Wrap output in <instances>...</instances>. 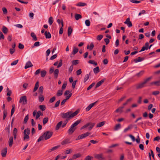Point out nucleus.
Segmentation results:
<instances>
[{
  "label": "nucleus",
  "mask_w": 160,
  "mask_h": 160,
  "mask_svg": "<svg viewBox=\"0 0 160 160\" xmlns=\"http://www.w3.org/2000/svg\"><path fill=\"white\" fill-rule=\"evenodd\" d=\"M95 82H93L87 88V90H88L91 89L94 85H95Z\"/></svg>",
  "instance_id": "nucleus-60"
},
{
  "label": "nucleus",
  "mask_w": 160,
  "mask_h": 160,
  "mask_svg": "<svg viewBox=\"0 0 160 160\" xmlns=\"http://www.w3.org/2000/svg\"><path fill=\"white\" fill-rule=\"evenodd\" d=\"M88 63H89L95 65V66H96L97 65V63L94 61V60H90L88 61Z\"/></svg>",
  "instance_id": "nucleus-44"
},
{
  "label": "nucleus",
  "mask_w": 160,
  "mask_h": 160,
  "mask_svg": "<svg viewBox=\"0 0 160 160\" xmlns=\"http://www.w3.org/2000/svg\"><path fill=\"white\" fill-rule=\"evenodd\" d=\"M78 48H73L72 53L74 55L78 52Z\"/></svg>",
  "instance_id": "nucleus-49"
},
{
  "label": "nucleus",
  "mask_w": 160,
  "mask_h": 160,
  "mask_svg": "<svg viewBox=\"0 0 160 160\" xmlns=\"http://www.w3.org/2000/svg\"><path fill=\"white\" fill-rule=\"evenodd\" d=\"M93 72L94 73H97L99 72V67H97L93 69Z\"/></svg>",
  "instance_id": "nucleus-42"
},
{
  "label": "nucleus",
  "mask_w": 160,
  "mask_h": 160,
  "mask_svg": "<svg viewBox=\"0 0 160 160\" xmlns=\"http://www.w3.org/2000/svg\"><path fill=\"white\" fill-rule=\"evenodd\" d=\"M105 121H103L99 122L97 125L96 127L97 128L101 127L103 126L105 124Z\"/></svg>",
  "instance_id": "nucleus-32"
},
{
  "label": "nucleus",
  "mask_w": 160,
  "mask_h": 160,
  "mask_svg": "<svg viewBox=\"0 0 160 160\" xmlns=\"http://www.w3.org/2000/svg\"><path fill=\"white\" fill-rule=\"evenodd\" d=\"M28 115H27L25 116V118H24L23 122L24 123H26L27 122L28 119Z\"/></svg>",
  "instance_id": "nucleus-58"
},
{
  "label": "nucleus",
  "mask_w": 160,
  "mask_h": 160,
  "mask_svg": "<svg viewBox=\"0 0 160 160\" xmlns=\"http://www.w3.org/2000/svg\"><path fill=\"white\" fill-rule=\"evenodd\" d=\"M30 134V129L29 128H27V129H25L23 132V134Z\"/></svg>",
  "instance_id": "nucleus-50"
},
{
  "label": "nucleus",
  "mask_w": 160,
  "mask_h": 160,
  "mask_svg": "<svg viewBox=\"0 0 160 160\" xmlns=\"http://www.w3.org/2000/svg\"><path fill=\"white\" fill-rule=\"evenodd\" d=\"M39 100L40 102H42L44 99L43 96L42 94H40L38 97Z\"/></svg>",
  "instance_id": "nucleus-33"
},
{
  "label": "nucleus",
  "mask_w": 160,
  "mask_h": 160,
  "mask_svg": "<svg viewBox=\"0 0 160 160\" xmlns=\"http://www.w3.org/2000/svg\"><path fill=\"white\" fill-rule=\"evenodd\" d=\"M79 61L78 60H74L72 61V65H75L78 63Z\"/></svg>",
  "instance_id": "nucleus-53"
},
{
  "label": "nucleus",
  "mask_w": 160,
  "mask_h": 160,
  "mask_svg": "<svg viewBox=\"0 0 160 160\" xmlns=\"http://www.w3.org/2000/svg\"><path fill=\"white\" fill-rule=\"evenodd\" d=\"M149 44L148 42H146L144 46L139 51V52H141L145 51V50H148V45Z\"/></svg>",
  "instance_id": "nucleus-9"
},
{
  "label": "nucleus",
  "mask_w": 160,
  "mask_h": 160,
  "mask_svg": "<svg viewBox=\"0 0 160 160\" xmlns=\"http://www.w3.org/2000/svg\"><path fill=\"white\" fill-rule=\"evenodd\" d=\"M62 121H61L60 122H59L57 124L56 127V130H58L59 129L60 127L61 126L62 124Z\"/></svg>",
  "instance_id": "nucleus-22"
},
{
  "label": "nucleus",
  "mask_w": 160,
  "mask_h": 160,
  "mask_svg": "<svg viewBox=\"0 0 160 160\" xmlns=\"http://www.w3.org/2000/svg\"><path fill=\"white\" fill-rule=\"evenodd\" d=\"M79 110H77L74 112H72V111H69L66 113H61V116L63 118H68V120L72 118L77 115L79 112Z\"/></svg>",
  "instance_id": "nucleus-1"
},
{
  "label": "nucleus",
  "mask_w": 160,
  "mask_h": 160,
  "mask_svg": "<svg viewBox=\"0 0 160 160\" xmlns=\"http://www.w3.org/2000/svg\"><path fill=\"white\" fill-rule=\"evenodd\" d=\"M48 117L45 118L43 120V123L44 125L48 122Z\"/></svg>",
  "instance_id": "nucleus-40"
},
{
  "label": "nucleus",
  "mask_w": 160,
  "mask_h": 160,
  "mask_svg": "<svg viewBox=\"0 0 160 160\" xmlns=\"http://www.w3.org/2000/svg\"><path fill=\"white\" fill-rule=\"evenodd\" d=\"M31 36L33 38V40L35 41L37 40V38L35 34L33 32L31 33Z\"/></svg>",
  "instance_id": "nucleus-28"
},
{
  "label": "nucleus",
  "mask_w": 160,
  "mask_h": 160,
  "mask_svg": "<svg viewBox=\"0 0 160 160\" xmlns=\"http://www.w3.org/2000/svg\"><path fill=\"white\" fill-rule=\"evenodd\" d=\"M7 115V110L4 109L3 111V119L4 120Z\"/></svg>",
  "instance_id": "nucleus-38"
},
{
  "label": "nucleus",
  "mask_w": 160,
  "mask_h": 160,
  "mask_svg": "<svg viewBox=\"0 0 160 160\" xmlns=\"http://www.w3.org/2000/svg\"><path fill=\"white\" fill-rule=\"evenodd\" d=\"M56 99V97L55 96H54L52 97L51 98L49 101V103H52Z\"/></svg>",
  "instance_id": "nucleus-48"
},
{
  "label": "nucleus",
  "mask_w": 160,
  "mask_h": 160,
  "mask_svg": "<svg viewBox=\"0 0 160 160\" xmlns=\"http://www.w3.org/2000/svg\"><path fill=\"white\" fill-rule=\"evenodd\" d=\"M72 29L70 27L68 28V36H69L71 35L72 32Z\"/></svg>",
  "instance_id": "nucleus-30"
},
{
  "label": "nucleus",
  "mask_w": 160,
  "mask_h": 160,
  "mask_svg": "<svg viewBox=\"0 0 160 160\" xmlns=\"http://www.w3.org/2000/svg\"><path fill=\"white\" fill-rule=\"evenodd\" d=\"M29 134L25 133L24 134L23 140H25L27 139H28L29 138Z\"/></svg>",
  "instance_id": "nucleus-59"
},
{
  "label": "nucleus",
  "mask_w": 160,
  "mask_h": 160,
  "mask_svg": "<svg viewBox=\"0 0 160 160\" xmlns=\"http://www.w3.org/2000/svg\"><path fill=\"white\" fill-rule=\"evenodd\" d=\"M150 152H151V154L150 152H149L148 153V155L150 159H151V156L152 157V158L154 159V155L153 153V152L152 151V150L151 149L150 150Z\"/></svg>",
  "instance_id": "nucleus-31"
},
{
  "label": "nucleus",
  "mask_w": 160,
  "mask_h": 160,
  "mask_svg": "<svg viewBox=\"0 0 160 160\" xmlns=\"http://www.w3.org/2000/svg\"><path fill=\"white\" fill-rule=\"evenodd\" d=\"M151 85H155L156 86H160V80L156 81L155 82H153L151 83Z\"/></svg>",
  "instance_id": "nucleus-19"
},
{
  "label": "nucleus",
  "mask_w": 160,
  "mask_h": 160,
  "mask_svg": "<svg viewBox=\"0 0 160 160\" xmlns=\"http://www.w3.org/2000/svg\"><path fill=\"white\" fill-rule=\"evenodd\" d=\"M18 61V60H15L11 63V66L15 65L17 64Z\"/></svg>",
  "instance_id": "nucleus-64"
},
{
  "label": "nucleus",
  "mask_w": 160,
  "mask_h": 160,
  "mask_svg": "<svg viewBox=\"0 0 160 160\" xmlns=\"http://www.w3.org/2000/svg\"><path fill=\"white\" fill-rule=\"evenodd\" d=\"M97 102H94L92 103L89 105L86 108V111L87 112L89 111L92 107L97 103Z\"/></svg>",
  "instance_id": "nucleus-12"
},
{
  "label": "nucleus",
  "mask_w": 160,
  "mask_h": 160,
  "mask_svg": "<svg viewBox=\"0 0 160 160\" xmlns=\"http://www.w3.org/2000/svg\"><path fill=\"white\" fill-rule=\"evenodd\" d=\"M59 73V70L58 69H56L53 72V74L54 77L56 78H57Z\"/></svg>",
  "instance_id": "nucleus-21"
},
{
  "label": "nucleus",
  "mask_w": 160,
  "mask_h": 160,
  "mask_svg": "<svg viewBox=\"0 0 160 160\" xmlns=\"http://www.w3.org/2000/svg\"><path fill=\"white\" fill-rule=\"evenodd\" d=\"M40 109L42 111H44L46 109V107L44 105H40L39 106Z\"/></svg>",
  "instance_id": "nucleus-43"
},
{
  "label": "nucleus",
  "mask_w": 160,
  "mask_h": 160,
  "mask_svg": "<svg viewBox=\"0 0 160 160\" xmlns=\"http://www.w3.org/2000/svg\"><path fill=\"white\" fill-rule=\"evenodd\" d=\"M7 149L6 148H4L1 151V155L3 157H6L7 153Z\"/></svg>",
  "instance_id": "nucleus-13"
},
{
  "label": "nucleus",
  "mask_w": 160,
  "mask_h": 160,
  "mask_svg": "<svg viewBox=\"0 0 160 160\" xmlns=\"http://www.w3.org/2000/svg\"><path fill=\"white\" fill-rule=\"evenodd\" d=\"M40 45V42H36L34 43L33 46H32L33 48L35 47H37L39 46Z\"/></svg>",
  "instance_id": "nucleus-63"
},
{
  "label": "nucleus",
  "mask_w": 160,
  "mask_h": 160,
  "mask_svg": "<svg viewBox=\"0 0 160 160\" xmlns=\"http://www.w3.org/2000/svg\"><path fill=\"white\" fill-rule=\"evenodd\" d=\"M121 128V125L120 124H117L115 128L114 129L115 130H117L118 129Z\"/></svg>",
  "instance_id": "nucleus-61"
},
{
  "label": "nucleus",
  "mask_w": 160,
  "mask_h": 160,
  "mask_svg": "<svg viewBox=\"0 0 160 160\" xmlns=\"http://www.w3.org/2000/svg\"><path fill=\"white\" fill-rule=\"evenodd\" d=\"M95 124V123L88 122L86 124L82 127L81 129H82L87 128H88V129L89 131H90L93 128Z\"/></svg>",
  "instance_id": "nucleus-3"
},
{
  "label": "nucleus",
  "mask_w": 160,
  "mask_h": 160,
  "mask_svg": "<svg viewBox=\"0 0 160 160\" xmlns=\"http://www.w3.org/2000/svg\"><path fill=\"white\" fill-rule=\"evenodd\" d=\"M44 35L46 38H51V36L50 33L49 32L45 31L44 33Z\"/></svg>",
  "instance_id": "nucleus-18"
},
{
  "label": "nucleus",
  "mask_w": 160,
  "mask_h": 160,
  "mask_svg": "<svg viewBox=\"0 0 160 160\" xmlns=\"http://www.w3.org/2000/svg\"><path fill=\"white\" fill-rule=\"evenodd\" d=\"M132 128V124L129 125L127 128H125L123 132H126L128 131L129 130Z\"/></svg>",
  "instance_id": "nucleus-26"
},
{
  "label": "nucleus",
  "mask_w": 160,
  "mask_h": 160,
  "mask_svg": "<svg viewBox=\"0 0 160 160\" xmlns=\"http://www.w3.org/2000/svg\"><path fill=\"white\" fill-rule=\"evenodd\" d=\"M144 72V71L143 70H142L140 71L139 72L137 73L134 75V77H137L138 78H139L142 76Z\"/></svg>",
  "instance_id": "nucleus-15"
},
{
  "label": "nucleus",
  "mask_w": 160,
  "mask_h": 160,
  "mask_svg": "<svg viewBox=\"0 0 160 160\" xmlns=\"http://www.w3.org/2000/svg\"><path fill=\"white\" fill-rule=\"evenodd\" d=\"M3 32L4 34H7L8 31V28L5 26H3L2 29Z\"/></svg>",
  "instance_id": "nucleus-27"
},
{
  "label": "nucleus",
  "mask_w": 160,
  "mask_h": 160,
  "mask_svg": "<svg viewBox=\"0 0 160 160\" xmlns=\"http://www.w3.org/2000/svg\"><path fill=\"white\" fill-rule=\"evenodd\" d=\"M86 5V3L84 2H79L77 3L76 5L78 6H84Z\"/></svg>",
  "instance_id": "nucleus-41"
},
{
  "label": "nucleus",
  "mask_w": 160,
  "mask_h": 160,
  "mask_svg": "<svg viewBox=\"0 0 160 160\" xmlns=\"http://www.w3.org/2000/svg\"><path fill=\"white\" fill-rule=\"evenodd\" d=\"M152 78L151 77H149L144 80V81L143 82V83L145 85L147 82L149 81Z\"/></svg>",
  "instance_id": "nucleus-39"
},
{
  "label": "nucleus",
  "mask_w": 160,
  "mask_h": 160,
  "mask_svg": "<svg viewBox=\"0 0 160 160\" xmlns=\"http://www.w3.org/2000/svg\"><path fill=\"white\" fill-rule=\"evenodd\" d=\"M93 158L92 157H91L90 156H87L85 158L84 160H91Z\"/></svg>",
  "instance_id": "nucleus-55"
},
{
  "label": "nucleus",
  "mask_w": 160,
  "mask_h": 160,
  "mask_svg": "<svg viewBox=\"0 0 160 160\" xmlns=\"http://www.w3.org/2000/svg\"><path fill=\"white\" fill-rule=\"evenodd\" d=\"M104 79H102L101 80L99 81V82H98L95 86V88H97L98 87L100 86H101L104 82Z\"/></svg>",
  "instance_id": "nucleus-20"
},
{
  "label": "nucleus",
  "mask_w": 160,
  "mask_h": 160,
  "mask_svg": "<svg viewBox=\"0 0 160 160\" xmlns=\"http://www.w3.org/2000/svg\"><path fill=\"white\" fill-rule=\"evenodd\" d=\"M136 87V89H138L142 88L145 86V85L143 83V82L138 84L135 85Z\"/></svg>",
  "instance_id": "nucleus-11"
},
{
  "label": "nucleus",
  "mask_w": 160,
  "mask_h": 160,
  "mask_svg": "<svg viewBox=\"0 0 160 160\" xmlns=\"http://www.w3.org/2000/svg\"><path fill=\"white\" fill-rule=\"evenodd\" d=\"M39 82L38 81L37 82L35 83L34 88L33 90V92H35L38 89L39 87Z\"/></svg>",
  "instance_id": "nucleus-23"
},
{
  "label": "nucleus",
  "mask_w": 160,
  "mask_h": 160,
  "mask_svg": "<svg viewBox=\"0 0 160 160\" xmlns=\"http://www.w3.org/2000/svg\"><path fill=\"white\" fill-rule=\"evenodd\" d=\"M19 102V103H22L23 104H26L27 103L26 97L25 96L21 97Z\"/></svg>",
  "instance_id": "nucleus-8"
},
{
  "label": "nucleus",
  "mask_w": 160,
  "mask_h": 160,
  "mask_svg": "<svg viewBox=\"0 0 160 160\" xmlns=\"http://www.w3.org/2000/svg\"><path fill=\"white\" fill-rule=\"evenodd\" d=\"M63 91L62 90H58L57 93L56 94L57 96H61L63 93Z\"/></svg>",
  "instance_id": "nucleus-35"
},
{
  "label": "nucleus",
  "mask_w": 160,
  "mask_h": 160,
  "mask_svg": "<svg viewBox=\"0 0 160 160\" xmlns=\"http://www.w3.org/2000/svg\"><path fill=\"white\" fill-rule=\"evenodd\" d=\"M81 122V120H78L76 121L71 126L70 128L68 130V132L69 134H72L75 130L76 128H75V126H77Z\"/></svg>",
  "instance_id": "nucleus-2"
},
{
  "label": "nucleus",
  "mask_w": 160,
  "mask_h": 160,
  "mask_svg": "<svg viewBox=\"0 0 160 160\" xmlns=\"http://www.w3.org/2000/svg\"><path fill=\"white\" fill-rule=\"evenodd\" d=\"M90 134V133L88 132H87L81 135H79L77 138L76 139V140L82 139L85 138L87 137Z\"/></svg>",
  "instance_id": "nucleus-5"
},
{
  "label": "nucleus",
  "mask_w": 160,
  "mask_h": 160,
  "mask_svg": "<svg viewBox=\"0 0 160 160\" xmlns=\"http://www.w3.org/2000/svg\"><path fill=\"white\" fill-rule=\"evenodd\" d=\"M124 108V106L120 107L117 109L115 111L116 112H121L123 111L122 109Z\"/></svg>",
  "instance_id": "nucleus-25"
},
{
  "label": "nucleus",
  "mask_w": 160,
  "mask_h": 160,
  "mask_svg": "<svg viewBox=\"0 0 160 160\" xmlns=\"http://www.w3.org/2000/svg\"><path fill=\"white\" fill-rule=\"evenodd\" d=\"M124 23L125 24H127L129 27H131L132 26V24L131 22L130 21L129 18H127Z\"/></svg>",
  "instance_id": "nucleus-10"
},
{
  "label": "nucleus",
  "mask_w": 160,
  "mask_h": 160,
  "mask_svg": "<svg viewBox=\"0 0 160 160\" xmlns=\"http://www.w3.org/2000/svg\"><path fill=\"white\" fill-rule=\"evenodd\" d=\"M44 138V136H43V134L38 139V141H37V142H39L42 140H43V139Z\"/></svg>",
  "instance_id": "nucleus-57"
},
{
  "label": "nucleus",
  "mask_w": 160,
  "mask_h": 160,
  "mask_svg": "<svg viewBox=\"0 0 160 160\" xmlns=\"http://www.w3.org/2000/svg\"><path fill=\"white\" fill-rule=\"evenodd\" d=\"M68 121V120L67 119H66L63 122V124H62L61 127L62 128H63L65 127Z\"/></svg>",
  "instance_id": "nucleus-52"
},
{
  "label": "nucleus",
  "mask_w": 160,
  "mask_h": 160,
  "mask_svg": "<svg viewBox=\"0 0 160 160\" xmlns=\"http://www.w3.org/2000/svg\"><path fill=\"white\" fill-rule=\"evenodd\" d=\"M103 36L102 35H100L97 36V39L98 40L100 41L103 38Z\"/></svg>",
  "instance_id": "nucleus-62"
},
{
  "label": "nucleus",
  "mask_w": 160,
  "mask_h": 160,
  "mask_svg": "<svg viewBox=\"0 0 160 160\" xmlns=\"http://www.w3.org/2000/svg\"><path fill=\"white\" fill-rule=\"evenodd\" d=\"M52 132L50 131H47L44 132L43 134L44 139L46 140L50 138L52 136Z\"/></svg>",
  "instance_id": "nucleus-4"
},
{
  "label": "nucleus",
  "mask_w": 160,
  "mask_h": 160,
  "mask_svg": "<svg viewBox=\"0 0 160 160\" xmlns=\"http://www.w3.org/2000/svg\"><path fill=\"white\" fill-rule=\"evenodd\" d=\"M15 111V105H12V109L11 110V116H12L13 114Z\"/></svg>",
  "instance_id": "nucleus-45"
},
{
  "label": "nucleus",
  "mask_w": 160,
  "mask_h": 160,
  "mask_svg": "<svg viewBox=\"0 0 160 160\" xmlns=\"http://www.w3.org/2000/svg\"><path fill=\"white\" fill-rule=\"evenodd\" d=\"M5 129L7 130L8 134H9L10 133V125H8V126L5 128Z\"/></svg>",
  "instance_id": "nucleus-51"
},
{
  "label": "nucleus",
  "mask_w": 160,
  "mask_h": 160,
  "mask_svg": "<svg viewBox=\"0 0 160 160\" xmlns=\"http://www.w3.org/2000/svg\"><path fill=\"white\" fill-rule=\"evenodd\" d=\"M53 22V20L52 17H50L49 18L48 22L50 25H51Z\"/></svg>",
  "instance_id": "nucleus-47"
},
{
  "label": "nucleus",
  "mask_w": 160,
  "mask_h": 160,
  "mask_svg": "<svg viewBox=\"0 0 160 160\" xmlns=\"http://www.w3.org/2000/svg\"><path fill=\"white\" fill-rule=\"evenodd\" d=\"M41 115H42V114L40 111H38L37 112L36 119H38Z\"/></svg>",
  "instance_id": "nucleus-37"
},
{
  "label": "nucleus",
  "mask_w": 160,
  "mask_h": 160,
  "mask_svg": "<svg viewBox=\"0 0 160 160\" xmlns=\"http://www.w3.org/2000/svg\"><path fill=\"white\" fill-rule=\"evenodd\" d=\"M94 158L99 160H104L105 158L104 157L102 153L98 154H95L94 155Z\"/></svg>",
  "instance_id": "nucleus-6"
},
{
  "label": "nucleus",
  "mask_w": 160,
  "mask_h": 160,
  "mask_svg": "<svg viewBox=\"0 0 160 160\" xmlns=\"http://www.w3.org/2000/svg\"><path fill=\"white\" fill-rule=\"evenodd\" d=\"M82 16L76 13L75 15V18L76 20H78L79 19L81 18Z\"/></svg>",
  "instance_id": "nucleus-24"
},
{
  "label": "nucleus",
  "mask_w": 160,
  "mask_h": 160,
  "mask_svg": "<svg viewBox=\"0 0 160 160\" xmlns=\"http://www.w3.org/2000/svg\"><path fill=\"white\" fill-rule=\"evenodd\" d=\"M89 78V74H87L85 75L84 79V82H86Z\"/></svg>",
  "instance_id": "nucleus-54"
},
{
  "label": "nucleus",
  "mask_w": 160,
  "mask_h": 160,
  "mask_svg": "<svg viewBox=\"0 0 160 160\" xmlns=\"http://www.w3.org/2000/svg\"><path fill=\"white\" fill-rule=\"evenodd\" d=\"M8 142L9 147H11L13 144V138L12 136L9 138Z\"/></svg>",
  "instance_id": "nucleus-17"
},
{
  "label": "nucleus",
  "mask_w": 160,
  "mask_h": 160,
  "mask_svg": "<svg viewBox=\"0 0 160 160\" xmlns=\"http://www.w3.org/2000/svg\"><path fill=\"white\" fill-rule=\"evenodd\" d=\"M81 156V154L80 153H77L73 155L72 156V158L76 159L77 158L80 157Z\"/></svg>",
  "instance_id": "nucleus-34"
},
{
  "label": "nucleus",
  "mask_w": 160,
  "mask_h": 160,
  "mask_svg": "<svg viewBox=\"0 0 160 160\" xmlns=\"http://www.w3.org/2000/svg\"><path fill=\"white\" fill-rule=\"evenodd\" d=\"M41 77H44L46 74L47 72L45 70H43L41 72Z\"/></svg>",
  "instance_id": "nucleus-36"
},
{
  "label": "nucleus",
  "mask_w": 160,
  "mask_h": 160,
  "mask_svg": "<svg viewBox=\"0 0 160 160\" xmlns=\"http://www.w3.org/2000/svg\"><path fill=\"white\" fill-rule=\"evenodd\" d=\"M85 24L86 26L89 27L90 25V22L89 20H87L85 21Z\"/></svg>",
  "instance_id": "nucleus-56"
},
{
  "label": "nucleus",
  "mask_w": 160,
  "mask_h": 160,
  "mask_svg": "<svg viewBox=\"0 0 160 160\" xmlns=\"http://www.w3.org/2000/svg\"><path fill=\"white\" fill-rule=\"evenodd\" d=\"M72 142L71 140V139L70 138H67L62 141L61 143V144L62 145H66V144H69Z\"/></svg>",
  "instance_id": "nucleus-7"
},
{
  "label": "nucleus",
  "mask_w": 160,
  "mask_h": 160,
  "mask_svg": "<svg viewBox=\"0 0 160 160\" xmlns=\"http://www.w3.org/2000/svg\"><path fill=\"white\" fill-rule=\"evenodd\" d=\"M33 66V65L30 61H28L24 67L25 69H27L28 68L31 67Z\"/></svg>",
  "instance_id": "nucleus-14"
},
{
  "label": "nucleus",
  "mask_w": 160,
  "mask_h": 160,
  "mask_svg": "<svg viewBox=\"0 0 160 160\" xmlns=\"http://www.w3.org/2000/svg\"><path fill=\"white\" fill-rule=\"evenodd\" d=\"M144 60L143 58H141L140 57H138V59H135L134 60V61L135 63L140 62Z\"/></svg>",
  "instance_id": "nucleus-29"
},
{
  "label": "nucleus",
  "mask_w": 160,
  "mask_h": 160,
  "mask_svg": "<svg viewBox=\"0 0 160 160\" xmlns=\"http://www.w3.org/2000/svg\"><path fill=\"white\" fill-rule=\"evenodd\" d=\"M60 147V145H58L57 146H55V147H53L52 148L49 149L48 150V152H51L52 151H54L57 149L58 148Z\"/></svg>",
  "instance_id": "nucleus-16"
},
{
  "label": "nucleus",
  "mask_w": 160,
  "mask_h": 160,
  "mask_svg": "<svg viewBox=\"0 0 160 160\" xmlns=\"http://www.w3.org/2000/svg\"><path fill=\"white\" fill-rule=\"evenodd\" d=\"M94 47V45L93 43H91L90 44V46L89 45H88L87 46V48L88 49H89L90 50H92V49Z\"/></svg>",
  "instance_id": "nucleus-46"
}]
</instances>
